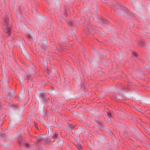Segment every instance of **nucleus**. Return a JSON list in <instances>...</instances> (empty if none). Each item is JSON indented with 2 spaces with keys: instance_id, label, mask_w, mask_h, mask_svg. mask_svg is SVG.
<instances>
[{
  "instance_id": "nucleus-1",
  "label": "nucleus",
  "mask_w": 150,
  "mask_h": 150,
  "mask_svg": "<svg viewBox=\"0 0 150 150\" xmlns=\"http://www.w3.org/2000/svg\"><path fill=\"white\" fill-rule=\"evenodd\" d=\"M88 32L92 34L93 35L95 33V32L98 33L97 30H101L100 28H98L97 27L95 28L92 26L90 25L88 28Z\"/></svg>"
},
{
  "instance_id": "nucleus-2",
  "label": "nucleus",
  "mask_w": 150,
  "mask_h": 150,
  "mask_svg": "<svg viewBox=\"0 0 150 150\" xmlns=\"http://www.w3.org/2000/svg\"><path fill=\"white\" fill-rule=\"evenodd\" d=\"M99 23L103 24H108L109 23V22L108 20L103 18H101V21L99 22Z\"/></svg>"
},
{
  "instance_id": "nucleus-3",
  "label": "nucleus",
  "mask_w": 150,
  "mask_h": 150,
  "mask_svg": "<svg viewBox=\"0 0 150 150\" xmlns=\"http://www.w3.org/2000/svg\"><path fill=\"white\" fill-rule=\"evenodd\" d=\"M45 143L47 144H50L51 143V142L50 138H47L44 141Z\"/></svg>"
},
{
  "instance_id": "nucleus-4",
  "label": "nucleus",
  "mask_w": 150,
  "mask_h": 150,
  "mask_svg": "<svg viewBox=\"0 0 150 150\" xmlns=\"http://www.w3.org/2000/svg\"><path fill=\"white\" fill-rule=\"evenodd\" d=\"M53 133L54 134L53 135V137L55 139H57L58 137V133L56 131L54 132Z\"/></svg>"
},
{
  "instance_id": "nucleus-5",
  "label": "nucleus",
  "mask_w": 150,
  "mask_h": 150,
  "mask_svg": "<svg viewBox=\"0 0 150 150\" xmlns=\"http://www.w3.org/2000/svg\"><path fill=\"white\" fill-rule=\"evenodd\" d=\"M43 140L44 138L40 136H38V142L42 141Z\"/></svg>"
},
{
  "instance_id": "nucleus-6",
  "label": "nucleus",
  "mask_w": 150,
  "mask_h": 150,
  "mask_svg": "<svg viewBox=\"0 0 150 150\" xmlns=\"http://www.w3.org/2000/svg\"><path fill=\"white\" fill-rule=\"evenodd\" d=\"M76 146L79 150H82L81 145L80 144H78L77 145H76Z\"/></svg>"
},
{
  "instance_id": "nucleus-7",
  "label": "nucleus",
  "mask_w": 150,
  "mask_h": 150,
  "mask_svg": "<svg viewBox=\"0 0 150 150\" xmlns=\"http://www.w3.org/2000/svg\"><path fill=\"white\" fill-rule=\"evenodd\" d=\"M69 129L71 131L72 129L74 128V126L73 125H70L69 126Z\"/></svg>"
},
{
  "instance_id": "nucleus-8",
  "label": "nucleus",
  "mask_w": 150,
  "mask_h": 150,
  "mask_svg": "<svg viewBox=\"0 0 150 150\" xmlns=\"http://www.w3.org/2000/svg\"><path fill=\"white\" fill-rule=\"evenodd\" d=\"M6 32L7 33H8L9 34V35H10L9 34L11 32V31L9 28H7L6 29Z\"/></svg>"
},
{
  "instance_id": "nucleus-9",
  "label": "nucleus",
  "mask_w": 150,
  "mask_h": 150,
  "mask_svg": "<svg viewBox=\"0 0 150 150\" xmlns=\"http://www.w3.org/2000/svg\"><path fill=\"white\" fill-rule=\"evenodd\" d=\"M132 55L136 57H137L138 56V54H137L135 52H133L132 53Z\"/></svg>"
},
{
  "instance_id": "nucleus-10",
  "label": "nucleus",
  "mask_w": 150,
  "mask_h": 150,
  "mask_svg": "<svg viewBox=\"0 0 150 150\" xmlns=\"http://www.w3.org/2000/svg\"><path fill=\"white\" fill-rule=\"evenodd\" d=\"M42 98L45 99V95L44 93H41L40 95Z\"/></svg>"
},
{
  "instance_id": "nucleus-11",
  "label": "nucleus",
  "mask_w": 150,
  "mask_h": 150,
  "mask_svg": "<svg viewBox=\"0 0 150 150\" xmlns=\"http://www.w3.org/2000/svg\"><path fill=\"white\" fill-rule=\"evenodd\" d=\"M107 115L109 117V118H110L111 116V114L109 112H107Z\"/></svg>"
},
{
  "instance_id": "nucleus-12",
  "label": "nucleus",
  "mask_w": 150,
  "mask_h": 150,
  "mask_svg": "<svg viewBox=\"0 0 150 150\" xmlns=\"http://www.w3.org/2000/svg\"><path fill=\"white\" fill-rule=\"evenodd\" d=\"M67 24L69 25H72V22L71 21H69L68 22H67Z\"/></svg>"
},
{
  "instance_id": "nucleus-13",
  "label": "nucleus",
  "mask_w": 150,
  "mask_h": 150,
  "mask_svg": "<svg viewBox=\"0 0 150 150\" xmlns=\"http://www.w3.org/2000/svg\"><path fill=\"white\" fill-rule=\"evenodd\" d=\"M39 150H43L42 147H39Z\"/></svg>"
},
{
  "instance_id": "nucleus-14",
  "label": "nucleus",
  "mask_w": 150,
  "mask_h": 150,
  "mask_svg": "<svg viewBox=\"0 0 150 150\" xmlns=\"http://www.w3.org/2000/svg\"><path fill=\"white\" fill-rule=\"evenodd\" d=\"M35 126L36 128H37V126L36 124H35Z\"/></svg>"
},
{
  "instance_id": "nucleus-15",
  "label": "nucleus",
  "mask_w": 150,
  "mask_h": 150,
  "mask_svg": "<svg viewBox=\"0 0 150 150\" xmlns=\"http://www.w3.org/2000/svg\"><path fill=\"white\" fill-rule=\"evenodd\" d=\"M115 7L117 8V9H119L118 8H117V6H115Z\"/></svg>"
},
{
  "instance_id": "nucleus-16",
  "label": "nucleus",
  "mask_w": 150,
  "mask_h": 150,
  "mask_svg": "<svg viewBox=\"0 0 150 150\" xmlns=\"http://www.w3.org/2000/svg\"><path fill=\"white\" fill-rule=\"evenodd\" d=\"M119 5H120V6H121V4H119Z\"/></svg>"
},
{
  "instance_id": "nucleus-17",
  "label": "nucleus",
  "mask_w": 150,
  "mask_h": 150,
  "mask_svg": "<svg viewBox=\"0 0 150 150\" xmlns=\"http://www.w3.org/2000/svg\"><path fill=\"white\" fill-rule=\"evenodd\" d=\"M125 9H126V10H128L127 8H125Z\"/></svg>"
},
{
  "instance_id": "nucleus-18",
  "label": "nucleus",
  "mask_w": 150,
  "mask_h": 150,
  "mask_svg": "<svg viewBox=\"0 0 150 150\" xmlns=\"http://www.w3.org/2000/svg\"><path fill=\"white\" fill-rule=\"evenodd\" d=\"M66 16H67V14L66 15Z\"/></svg>"
},
{
  "instance_id": "nucleus-19",
  "label": "nucleus",
  "mask_w": 150,
  "mask_h": 150,
  "mask_svg": "<svg viewBox=\"0 0 150 150\" xmlns=\"http://www.w3.org/2000/svg\"><path fill=\"white\" fill-rule=\"evenodd\" d=\"M40 48H41V47H40Z\"/></svg>"
}]
</instances>
